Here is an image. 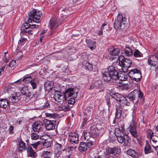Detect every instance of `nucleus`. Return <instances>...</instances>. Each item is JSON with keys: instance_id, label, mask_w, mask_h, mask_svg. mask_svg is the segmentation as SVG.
Returning <instances> with one entry per match:
<instances>
[{"instance_id": "f257e3e1", "label": "nucleus", "mask_w": 158, "mask_h": 158, "mask_svg": "<svg viewBox=\"0 0 158 158\" xmlns=\"http://www.w3.org/2000/svg\"><path fill=\"white\" fill-rule=\"evenodd\" d=\"M112 97L116 100L117 102H118L120 105L116 106V112L115 114V120L119 119L121 117L122 111L123 110L122 106H127L128 102L127 99L124 96L118 93H115L112 94Z\"/></svg>"}, {"instance_id": "f03ea898", "label": "nucleus", "mask_w": 158, "mask_h": 158, "mask_svg": "<svg viewBox=\"0 0 158 158\" xmlns=\"http://www.w3.org/2000/svg\"><path fill=\"white\" fill-rule=\"evenodd\" d=\"M127 21L125 17L122 14H118L115 20L114 27L116 29H121L125 26Z\"/></svg>"}, {"instance_id": "7ed1b4c3", "label": "nucleus", "mask_w": 158, "mask_h": 158, "mask_svg": "<svg viewBox=\"0 0 158 158\" xmlns=\"http://www.w3.org/2000/svg\"><path fill=\"white\" fill-rule=\"evenodd\" d=\"M119 63L120 65L122 67V69L123 70V68L125 69L126 71L131 65L132 61L129 58H124V56L123 55L120 56L118 58Z\"/></svg>"}, {"instance_id": "20e7f679", "label": "nucleus", "mask_w": 158, "mask_h": 158, "mask_svg": "<svg viewBox=\"0 0 158 158\" xmlns=\"http://www.w3.org/2000/svg\"><path fill=\"white\" fill-rule=\"evenodd\" d=\"M65 140L64 139L59 140L58 142H56L55 145V152H56V156L59 157L61 154L62 152L63 151L65 148H64Z\"/></svg>"}, {"instance_id": "39448f33", "label": "nucleus", "mask_w": 158, "mask_h": 158, "mask_svg": "<svg viewBox=\"0 0 158 158\" xmlns=\"http://www.w3.org/2000/svg\"><path fill=\"white\" fill-rule=\"evenodd\" d=\"M128 75L132 80L136 82L140 81L142 78L141 73L137 69L131 70L129 72Z\"/></svg>"}, {"instance_id": "423d86ee", "label": "nucleus", "mask_w": 158, "mask_h": 158, "mask_svg": "<svg viewBox=\"0 0 158 158\" xmlns=\"http://www.w3.org/2000/svg\"><path fill=\"white\" fill-rule=\"evenodd\" d=\"M78 92V89L75 87L73 88H69L67 89L64 93L67 99L72 96L73 97L76 98L77 96V94Z\"/></svg>"}, {"instance_id": "0eeeda50", "label": "nucleus", "mask_w": 158, "mask_h": 158, "mask_svg": "<svg viewBox=\"0 0 158 158\" xmlns=\"http://www.w3.org/2000/svg\"><path fill=\"white\" fill-rule=\"evenodd\" d=\"M120 152V149L118 147H115L112 148H109L106 150L107 154L113 157H115V156H118Z\"/></svg>"}, {"instance_id": "6e6552de", "label": "nucleus", "mask_w": 158, "mask_h": 158, "mask_svg": "<svg viewBox=\"0 0 158 158\" xmlns=\"http://www.w3.org/2000/svg\"><path fill=\"white\" fill-rule=\"evenodd\" d=\"M41 15L40 11L36 10H33L29 14V16L32 17L33 22L36 23H39Z\"/></svg>"}, {"instance_id": "1a4fd4ad", "label": "nucleus", "mask_w": 158, "mask_h": 158, "mask_svg": "<svg viewBox=\"0 0 158 158\" xmlns=\"http://www.w3.org/2000/svg\"><path fill=\"white\" fill-rule=\"evenodd\" d=\"M53 98L56 101L59 102L63 101L66 99L64 93L63 94L59 91L55 92Z\"/></svg>"}, {"instance_id": "9d476101", "label": "nucleus", "mask_w": 158, "mask_h": 158, "mask_svg": "<svg viewBox=\"0 0 158 158\" xmlns=\"http://www.w3.org/2000/svg\"><path fill=\"white\" fill-rule=\"evenodd\" d=\"M44 122L46 129L48 130H52L55 128L56 121L50 120L45 119L44 120Z\"/></svg>"}, {"instance_id": "9b49d317", "label": "nucleus", "mask_w": 158, "mask_h": 158, "mask_svg": "<svg viewBox=\"0 0 158 158\" xmlns=\"http://www.w3.org/2000/svg\"><path fill=\"white\" fill-rule=\"evenodd\" d=\"M108 72L112 77L113 80H116L117 79L118 76V72L114 66H109L108 69Z\"/></svg>"}, {"instance_id": "f8f14e48", "label": "nucleus", "mask_w": 158, "mask_h": 158, "mask_svg": "<svg viewBox=\"0 0 158 158\" xmlns=\"http://www.w3.org/2000/svg\"><path fill=\"white\" fill-rule=\"evenodd\" d=\"M148 64L151 66H156L158 64V56L152 55L150 56L148 60Z\"/></svg>"}, {"instance_id": "ddd939ff", "label": "nucleus", "mask_w": 158, "mask_h": 158, "mask_svg": "<svg viewBox=\"0 0 158 158\" xmlns=\"http://www.w3.org/2000/svg\"><path fill=\"white\" fill-rule=\"evenodd\" d=\"M69 140L72 143H78V135L75 132H70L69 134Z\"/></svg>"}, {"instance_id": "4468645a", "label": "nucleus", "mask_w": 158, "mask_h": 158, "mask_svg": "<svg viewBox=\"0 0 158 158\" xmlns=\"http://www.w3.org/2000/svg\"><path fill=\"white\" fill-rule=\"evenodd\" d=\"M60 24L58 23L56 21L51 20L48 25L49 27L51 30L50 35H52L54 32V30L58 27Z\"/></svg>"}, {"instance_id": "2eb2a0df", "label": "nucleus", "mask_w": 158, "mask_h": 158, "mask_svg": "<svg viewBox=\"0 0 158 158\" xmlns=\"http://www.w3.org/2000/svg\"><path fill=\"white\" fill-rule=\"evenodd\" d=\"M43 127V123L41 122H35L32 125V128L35 131L39 132L41 131Z\"/></svg>"}, {"instance_id": "dca6fc26", "label": "nucleus", "mask_w": 158, "mask_h": 158, "mask_svg": "<svg viewBox=\"0 0 158 158\" xmlns=\"http://www.w3.org/2000/svg\"><path fill=\"white\" fill-rule=\"evenodd\" d=\"M130 132L131 135L135 138H137L138 136V133L136 129V126L134 123L132 122L130 125Z\"/></svg>"}, {"instance_id": "f3484780", "label": "nucleus", "mask_w": 158, "mask_h": 158, "mask_svg": "<svg viewBox=\"0 0 158 158\" xmlns=\"http://www.w3.org/2000/svg\"><path fill=\"white\" fill-rule=\"evenodd\" d=\"M89 131L90 134L92 138H96L98 137L100 135H101L97 129L93 127H91Z\"/></svg>"}, {"instance_id": "a211bd4d", "label": "nucleus", "mask_w": 158, "mask_h": 158, "mask_svg": "<svg viewBox=\"0 0 158 158\" xmlns=\"http://www.w3.org/2000/svg\"><path fill=\"white\" fill-rule=\"evenodd\" d=\"M27 151L28 155L31 157L34 158L36 156V152H34L31 147L28 146L27 148Z\"/></svg>"}, {"instance_id": "6ab92c4d", "label": "nucleus", "mask_w": 158, "mask_h": 158, "mask_svg": "<svg viewBox=\"0 0 158 158\" xmlns=\"http://www.w3.org/2000/svg\"><path fill=\"white\" fill-rule=\"evenodd\" d=\"M124 126L119 127V128H116L114 130V133L116 136L121 135L122 133L124 131Z\"/></svg>"}, {"instance_id": "aec40b11", "label": "nucleus", "mask_w": 158, "mask_h": 158, "mask_svg": "<svg viewBox=\"0 0 158 158\" xmlns=\"http://www.w3.org/2000/svg\"><path fill=\"white\" fill-rule=\"evenodd\" d=\"M127 154L134 158H137L138 156V153L131 149H128L127 152Z\"/></svg>"}, {"instance_id": "412c9836", "label": "nucleus", "mask_w": 158, "mask_h": 158, "mask_svg": "<svg viewBox=\"0 0 158 158\" xmlns=\"http://www.w3.org/2000/svg\"><path fill=\"white\" fill-rule=\"evenodd\" d=\"M86 143L82 142L80 143L78 149L81 152H85L87 150Z\"/></svg>"}, {"instance_id": "4be33fe9", "label": "nucleus", "mask_w": 158, "mask_h": 158, "mask_svg": "<svg viewBox=\"0 0 158 158\" xmlns=\"http://www.w3.org/2000/svg\"><path fill=\"white\" fill-rule=\"evenodd\" d=\"M86 42L88 47L91 49H95L96 48V42L92 41L91 40H86Z\"/></svg>"}, {"instance_id": "5701e85b", "label": "nucleus", "mask_w": 158, "mask_h": 158, "mask_svg": "<svg viewBox=\"0 0 158 158\" xmlns=\"http://www.w3.org/2000/svg\"><path fill=\"white\" fill-rule=\"evenodd\" d=\"M102 75L103 79L105 81H109L111 80V79H112V77L110 76L108 72H104L103 73Z\"/></svg>"}, {"instance_id": "b1692460", "label": "nucleus", "mask_w": 158, "mask_h": 158, "mask_svg": "<svg viewBox=\"0 0 158 158\" xmlns=\"http://www.w3.org/2000/svg\"><path fill=\"white\" fill-rule=\"evenodd\" d=\"M136 90H134L131 92L129 93L127 97L130 100L132 101H133L135 99L136 96Z\"/></svg>"}, {"instance_id": "393cba45", "label": "nucleus", "mask_w": 158, "mask_h": 158, "mask_svg": "<svg viewBox=\"0 0 158 158\" xmlns=\"http://www.w3.org/2000/svg\"><path fill=\"white\" fill-rule=\"evenodd\" d=\"M153 150L152 149L150 145L148 143H146L144 148V152L145 154L153 152Z\"/></svg>"}, {"instance_id": "a878e982", "label": "nucleus", "mask_w": 158, "mask_h": 158, "mask_svg": "<svg viewBox=\"0 0 158 158\" xmlns=\"http://www.w3.org/2000/svg\"><path fill=\"white\" fill-rule=\"evenodd\" d=\"M52 155L51 151H44L42 152V156L44 158H50Z\"/></svg>"}, {"instance_id": "bb28decb", "label": "nucleus", "mask_w": 158, "mask_h": 158, "mask_svg": "<svg viewBox=\"0 0 158 158\" xmlns=\"http://www.w3.org/2000/svg\"><path fill=\"white\" fill-rule=\"evenodd\" d=\"M31 26V25L28 23H25L24 24L23 26L21 27V31L22 32L26 33L27 31V29Z\"/></svg>"}, {"instance_id": "cd10ccee", "label": "nucleus", "mask_w": 158, "mask_h": 158, "mask_svg": "<svg viewBox=\"0 0 158 158\" xmlns=\"http://www.w3.org/2000/svg\"><path fill=\"white\" fill-rule=\"evenodd\" d=\"M25 143L23 141H21L19 143L18 150L21 152L25 149Z\"/></svg>"}, {"instance_id": "c85d7f7f", "label": "nucleus", "mask_w": 158, "mask_h": 158, "mask_svg": "<svg viewBox=\"0 0 158 158\" xmlns=\"http://www.w3.org/2000/svg\"><path fill=\"white\" fill-rule=\"evenodd\" d=\"M45 117L49 119L55 118H57L58 117V115L54 113H50L48 112L45 113Z\"/></svg>"}, {"instance_id": "c756f323", "label": "nucleus", "mask_w": 158, "mask_h": 158, "mask_svg": "<svg viewBox=\"0 0 158 158\" xmlns=\"http://www.w3.org/2000/svg\"><path fill=\"white\" fill-rule=\"evenodd\" d=\"M8 101L6 99H1V107L6 108L8 105Z\"/></svg>"}, {"instance_id": "7c9ffc66", "label": "nucleus", "mask_w": 158, "mask_h": 158, "mask_svg": "<svg viewBox=\"0 0 158 158\" xmlns=\"http://www.w3.org/2000/svg\"><path fill=\"white\" fill-rule=\"evenodd\" d=\"M120 52V49L118 48H114L110 51V54L113 56H118Z\"/></svg>"}, {"instance_id": "2f4dec72", "label": "nucleus", "mask_w": 158, "mask_h": 158, "mask_svg": "<svg viewBox=\"0 0 158 158\" xmlns=\"http://www.w3.org/2000/svg\"><path fill=\"white\" fill-rule=\"evenodd\" d=\"M72 106H70L69 105L67 106H64L61 105L60 106V110H63L64 111H69L72 108Z\"/></svg>"}, {"instance_id": "473e14b6", "label": "nucleus", "mask_w": 158, "mask_h": 158, "mask_svg": "<svg viewBox=\"0 0 158 158\" xmlns=\"http://www.w3.org/2000/svg\"><path fill=\"white\" fill-rule=\"evenodd\" d=\"M124 52L126 55L127 56H131L132 54L131 49L129 47L125 48L124 49Z\"/></svg>"}, {"instance_id": "72a5a7b5", "label": "nucleus", "mask_w": 158, "mask_h": 158, "mask_svg": "<svg viewBox=\"0 0 158 158\" xmlns=\"http://www.w3.org/2000/svg\"><path fill=\"white\" fill-rule=\"evenodd\" d=\"M151 142H152V146L154 148L158 146V139L157 138L155 139V138H152L151 139Z\"/></svg>"}, {"instance_id": "f704fd0d", "label": "nucleus", "mask_w": 158, "mask_h": 158, "mask_svg": "<svg viewBox=\"0 0 158 158\" xmlns=\"http://www.w3.org/2000/svg\"><path fill=\"white\" fill-rule=\"evenodd\" d=\"M94 128L97 129L101 135H102L104 130V128L102 127V125L100 124L97 125L96 127Z\"/></svg>"}, {"instance_id": "c9c22d12", "label": "nucleus", "mask_w": 158, "mask_h": 158, "mask_svg": "<svg viewBox=\"0 0 158 158\" xmlns=\"http://www.w3.org/2000/svg\"><path fill=\"white\" fill-rule=\"evenodd\" d=\"M134 56L136 57H141L143 56L142 53L138 49H136L133 53Z\"/></svg>"}, {"instance_id": "e433bc0d", "label": "nucleus", "mask_w": 158, "mask_h": 158, "mask_svg": "<svg viewBox=\"0 0 158 158\" xmlns=\"http://www.w3.org/2000/svg\"><path fill=\"white\" fill-rule=\"evenodd\" d=\"M33 79L30 76L27 77H25L23 79V81L26 84H28L31 83Z\"/></svg>"}, {"instance_id": "4c0bfd02", "label": "nucleus", "mask_w": 158, "mask_h": 158, "mask_svg": "<svg viewBox=\"0 0 158 158\" xmlns=\"http://www.w3.org/2000/svg\"><path fill=\"white\" fill-rule=\"evenodd\" d=\"M93 111V106H89L85 110V113L87 114H90Z\"/></svg>"}, {"instance_id": "58836bf2", "label": "nucleus", "mask_w": 158, "mask_h": 158, "mask_svg": "<svg viewBox=\"0 0 158 158\" xmlns=\"http://www.w3.org/2000/svg\"><path fill=\"white\" fill-rule=\"evenodd\" d=\"M85 69L89 71H91L93 70L92 64L88 62L85 63Z\"/></svg>"}, {"instance_id": "ea45409f", "label": "nucleus", "mask_w": 158, "mask_h": 158, "mask_svg": "<svg viewBox=\"0 0 158 158\" xmlns=\"http://www.w3.org/2000/svg\"><path fill=\"white\" fill-rule=\"evenodd\" d=\"M83 136L85 140L88 141L90 138V137H91L90 134V132L89 131V132H84Z\"/></svg>"}, {"instance_id": "a19ab883", "label": "nucleus", "mask_w": 158, "mask_h": 158, "mask_svg": "<svg viewBox=\"0 0 158 158\" xmlns=\"http://www.w3.org/2000/svg\"><path fill=\"white\" fill-rule=\"evenodd\" d=\"M147 137L150 139H152L154 135V133L152 130L149 129L147 130Z\"/></svg>"}, {"instance_id": "79ce46f5", "label": "nucleus", "mask_w": 158, "mask_h": 158, "mask_svg": "<svg viewBox=\"0 0 158 158\" xmlns=\"http://www.w3.org/2000/svg\"><path fill=\"white\" fill-rule=\"evenodd\" d=\"M94 85L96 88L101 89L102 88V83L101 81H98L95 82Z\"/></svg>"}, {"instance_id": "37998d69", "label": "nucleus", "mask_w": 158, "mask_h": 158, "mask_svg": "<svg viewBox=\"0 0 158 158\" xmlns=\"http://www.w3.org/2000/svg\"><path fill=\"white\" fill-rule=\"evenodd\" d=\"M127 78V76L123 74H122L120 76H118V78L119 80H120L121 81H125Z\"/></svg>"}, {"instance_id": "c03bdc74", "label": "nucleus", "mask_w": 158, "mask_h": 158, "mask_svg": "<svg viewBox=\"0 0 158 158\" xmlns=\"http://www.w3.org/2000/svg\"><path fill=\"white\" fill-rule=\"evenodd\" d=\"M126 137V138H124L123 141L124 144V146H128L129 143V137L127 135H125Z\"/></svg>"}, {"instance_id": "a18cd8bd", "label": "nucleus", "mask_w": 158, "mask_h": 158, "mask_svg": "<svg viewBox=\"0 0 158 158\" xmlns=\"http://www.w3.org/2000/svg\"><path fill=\"white\" fill-rule=\"evenodd\" d=\"M86 143L87 148H90L94 144V142H93L90 140H88V141H87Z\"/></svg>"}, {"instance_id": "49530a36", "label": "nucleus", "mask_w": 158, "mask_h": 158, "mask_svg": "<svg viewBox=\"0 0 158 158\" xmlns=\"http://www.w3.org/2000/svg\"><path fill=\"white\" fill-rule=\"evenodd\" d=\"M118 142L120 143H122L124 141L125 137L123 136L122 135L118 136H116Z\"/></svg>"}, {"instance_id": "de8ad7c7", "label": "nucleus", "mask_w": 158, "mask_h": 158, "mask_svg": "<svg viewBox=\"0 0 158 158\" xmlns=\"http://www.w3.org/2000/svg\"><path fill=\"white\" fill-rule=\"evenodd\" d=\"M30 83L33 89L36 88L37 84L36 83V80L34 78L33 79Z\"/></svg>"}, {"instance_id": "09e8293b", "label": "nucleus", "mask_w": 158, "mask_h": 158, "mask_svg": "<svg viewBox=\"0 0 158 158\" xmlns=\"http://www.w3.org/2000/svg\"><path fill=\"white\" fill-rule=\"evenodd\" d=\"M31 137V139L33 140H36L39 138V135L36 133H32Z\"/></svg>"}, {"instance_id": "8fccbe9b", "label": "nucleus", "mask_w": 158, "mask_h": 158, "mask_svg": "<svg viewBox=\"0 0 158 158\" xmlns=\"http://www.w3.org/2000/svg\"><path fill=\"white\" fill-rule=\"evenodd\" d=\"M16 61L15 60H13L11 61L9 64V67L11 68H13L16 65Z\"/></svg>"}, {"instance_id": "3c124183", "label": "nucleus", "mask_w": 158, "mask_h": 158, "mask_svg": "<svg viewBox=\"0 0 158 158\" xmlns=\"http://www.w3.org/2000/svg\"><path fill=\"white\" fill-rule=\"evenodd\" d=\"M17 97L14 96H13L12 97H10L9 98V100L10 102H17L16 101Z\"/></svg>"}, {"instance_id": "603ef678", "label": "nucleus", "mask_w": 158, "mask_h": 158, "mask_svg": "<svg viewBox=\"0 0 158 158\" xmlns=\"http://www.w3.org/2000/svg\"><path fill=\"white\" fill-rule=\"evenodd\" d=\"M107 25V24L106 23H104L102 25V27L100 30L99 31L98 34L99 35H101L102 34L103 32H102V29H103L104 27L106 26Z\"/></svg>"}, {"instance_id": "864d4df0", "label": "nucleus", "mask_w": 158, "mask_h": 158, "mask_svg": "<svg viewBox=\"0 0 158 158\" xmlns=\"http://www.w3.org/2000/svg\"><path fill=\"white\" fill-rule=\"evenodd\" d=\"M52 82H50L49 81H48L46 82L44 84V86L45 87L47 88L48 87V88H49L50 89L51 88V85L52 84Z\"/></svg>"}, {"instance_id": "5fc2aeb1", "label": "nucleus", "mask_w": 158, "mask_h": 158, "mask_svg": "<svg viewBox=\"0 0 158 158\" xmlns=\"http://www.w3.org/2000/svg\"><path fill=\"white\" fill-rule=\"evenodd\" d=\"M7 53V52H5L4 53V55L2 59V60L5 61L6 63L8 62V59L7 58L6 56Z\"/></svg>"}, {"instance_id": "6e6d98bb", "label": "nucleus", "mask_w": 158, "mask_h": 158, "mask_svg": "<svg viewBox=\"0 0 158 158\" xmlns=\"http://www.w3.org/2000/svg\"><path fill=\"white\" fill-rule=\"evenodd\" d=\"M76 148V146H70L69 147L67 150L68 151H73L75 150Z\"/></svg>"}, {"instance_id": "4d7b16f0", "label": "nucleus", "mask_w": 158, "mask_h": 158, "mask_svg": "<svg viewBox=\"0 0 158 158\" xmlns=\"http://www.w3.org/2000/svg\"><path fill=\"white\" fill-rule=\"evenodd\" d=\"M74 98V97H73V98H71L69 99L68 102L69 104L73 105L74 103L75 102Z\"/></svg>"}, {"instance_id": "13d9d810", "label": "nucleus", "mask_w": 158, "mask_h": 158, "mask_svg": "<svg viewBox=\"0 0 158 158\" xmlns=\"http://www.w3.org/2000/svg\"><path fill=\"white\" fill-rule=\"evenodd\" d=\"M136 93H138V97L140 98H142L143 94L141 90L140 89H139V90H136Z\"/></svg>"}, {"instance_id": "bf43d9fd", "label": "nucleus", "mask_w": 158, "mask_h": 158, "mask_svg": "<svg viewBox=\"0 0 158 158\" xmlns=\"http://www.w3.org/2000/svg\"><path fill=\"white\" fill-rule=\"evenodd\" d=\"M40 141H38L36 143L32 144H31V145L33 146L34 148L35 149H36L37 146L40 144Z\"/></svg>"}, {"instance_id": "052dcab7", "label": "nucleus", "mask_w": 158, "mask_h": 158, "mask_svg": "<svg viewBox=\"0 0 158 158\" xmlns=\"http://www.w3.org/2000/svg\"><path fill=\"white\" fill-rule=\"evenodd\" d=\"M26 39L24 38H21L18 42V44H22L23 43L26 41Z\"/></svg>"}, {"instance_id": "680f3d73", "label": "nucleus", "mask_w": 158, "mask_h": 158, "mask_svg": "<svg viewBox=\"0 0 158 158\" xmlns=\"http://www.w3.org/2000/svg\"><path fill=\"white\" fill-rule=\"evenodd\" d=\"M59 10L62 11H65L66 12H67L68 11H69L67 8H65V6H64L60 8Z\"/></svg>"}, {"instance_id": "e2e57ef3", "label": "nucleus", "mask_w": 158, "mask_h": 158, "mask_svg": "<svg viewBox=\"0 0 158 158\" xmlns=\"http://www.w3.org/2000/svg\"><path fill=\"white\" fill-rule=\"evenodd\" d=\"M88 119L85 118H84L83 122L82 123V126L83 127L87 123Z\"/></svg>"}, {"instance_id": "0e129e2a", "label": "nucleus", "mask_w": 158, "mask_h": 158, "mask_svg": "<svg viewBox=\"0 0 158 158\" xmlns=\"http://www.w3.org/2000/svg\"><path fill=\"white\" fill-rule=\"evenodd\" d=\"M21 92L22 94L24 95H25L27 93V90L26 88H22V89L21 90Z\"/></svg>"}, {"instance_id": "69168bd1", "label": "nucleus", "mask_w": 158, "mask_h": 158, "mask_svg": "<svg viewBox=\"0 0 158 158\" xmlns=\"http://www.w3.org/2000/svg\"><path fill=\"white\" fill-rule=\"evenodd\" d=\"M13 130V127L10 126L9 127V130L10 133H12Z\"/></svg>"}, {"instance_id": "338daca9", "label": "nucleus", "mask_w": 158, "mask_h": 158, "mask_svg": "<svg viewBox=\"0 0 158 158\" xmlns=\"http://www.w3.org/2000/svg\"><path fill=\"white\" fill-rule=\"evenodd\" d=\"M39 25H36L35 24H32L31 25L30 27L31 28H38L39 27Z\"/></svg>"}, {"instance_id": "774afa93", "label": "nucleus", "mask_w": 158, "mask_h": 158, "mask_svg": "<svg viewBox=\"0 0 158 158\" xmlns=\"http://www.w3.org/2000/svg\"><path fill=\"white\" fill-rule=\"evenodd\" d=\"M49 105V104L48 103L46 102L45 103V104L43 105V107L44 108V109L46 108L47 107H48V106Z\"/></svg>"}]
</instances>
